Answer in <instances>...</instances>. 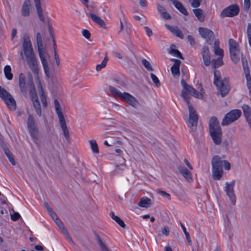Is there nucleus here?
<instances>
[{
  "label": "nucleus",
  "instance_id": "44",
  "mask_svg": "<svg viewBox=\"0 0 251 251\" xmlns=\"http://www.w3.org/2000/svg\"><path fill=\"white\" fill-rule=\"evenodd\" d=\"M142 63L145 67L149 71H152L153 69L150 63L145 59L142 60Z\"/></svg>",
  "mask_w": 251,
  "mask_h": 251
},
{
  "label": "nucleus",
  "instance_id": "27",
  "mask_svg": "<svg viewBox=\"0 0 251 251\" xmlns=\"http://www.w3.org/2000/svg\"><path fill=\"white\" fill-rule=\"evenodd\" d=\"M172 2L175 5V6L183 14L185 15H188V13L186 9L183 6L181 3L177 1V0H172Z\"/></svg>",
  "mask_w": 251,
  "mask_h": 251
},
{
  "label": "nucleus",
  "instance_id": "52",
  "mask_svg": "<svg viewBox=\"0 0 251 251\" xmlns=\"http://www.w3.org/2000/svg\"><path fill=\"white\" fill-rule=\"evenodd\" d=\"M20 217V215L16 212H14L13 214L11 215V218L14 221H17Z\"/></svg>",
  "mask_w": 251,
  "mask_h": 251
},
{
  "label": "nucleus",
  "instance_id": "45",
  "mask_svg": "<svg viewBox=\"0 0 251 251\" xmlns=\"http://www.w3.org/2000/svg\"><path fill=\"white\" fill-rule=\"evenodd\" d=\"M245 77L247 80V86L249 91V95L251 97V76Z\"/></svg>",
  "mask_w": 251,
  "mask_h": 251
},
{
  "label": "nucleus",
  "instance_id": "2",
  "mask_svg": "<svg viewBox=\"0 0 251 251\" xmlns=\"http://www.w3.org/2000/svg\"><path fill=\"white\" fill-rule=\"evenodd\" d=\"M209 132L211 138L216 145H220L222 142V132L218 119L212 117L209 122Z\"/></svg>",
  "mask_w": 251,
  "mask_h": 251
},
{
  "label": "nucleus",
  "instance_id": "54",
  "mask_svg": "<svg viewBox=\"0 0 251 251\" xmlns=\"http://www.w3.org/2000/svg\"><path fill=\"white\" fill-rule=\"evenodd\" d=\"M161 16L165 19H166V20H169V19H170L171 18V17L170 16V15L166 11H165V12H163V13H162L161 14Z\"/></svg>",
  "mask_w": 251,
  "mask_h": 251
},
{
  "label": "nucleus",
  "instance_id": "31",
  "mask_svg": "<svg viewBox=\"0 0 251 251\" xmlns=\"http://www.w3.org/2000/svg\"><path fill=\"white\" fill-rule=\"evenodd\" d=\"M111 218L114 220L117 224L119 225L122 227H125V224L123 221L119 217L115 215L113 212L111 211L110 213Z\"/></svg>",
  "mask_w": 251,
  "mask_h": 251
},
{
  "label": "nucleus",
  "instance_id": "39",
  "mask_svg": "<svg viewBox=\"0 0 251 251\" xmlns=\"http://www.w3.org/2000/svg\"><path fill=\"white\" fill-rule=\"evenodd\" d=\"M151 77L156 86L159 87L160 86V83L158 77L153 73H151Z\"/></svg>",
  "mask_w": 251,
  "mask_h": 251
},
{
  "label": "nucleus",
  "instance_id": "14",
  "mask_svg": "<svg viewBox=\"0 0 251 251\" xmlns=\"http://www.w3.org/2000/svg\"><path fill=\"white\" fill-rule=\"evenodd\" d=\"M235 184V181L234 180H232L230 183L226 182L224 189L226 194L228 197L231 202L233 205L235 204L236 201V197L234 190Z\"/></svg>",
  "mask_w": 251,
  "mask_h": 251
},
{
  "label": "nucleus",
  "instance_id": "55",
  "mask_svg": "<svg viewBox=\"0 0 251 251\" xmlns=\"http://www.w3.org/2000/svg\"><path fill=\"white\" fill-rule=\"evenodd\" d=\"M144 28L146 30V33L148 37H151L152 35V30L148 26H144Z\"/></svg>",
  "mask_w": 251,
  "mask_h": 251
},
{
  "label": "nucleus",
  "instance_id": "38",
  "mask_svg": "<svg viewBox=\"0 0 251 251\" xmlns=\"http://www.w3.org/2000/svg\"><path fill=\"white\" fill-rule=\"evenodd\" d=\"M36 41H37V44L38 46V49H40V48H42V47H43L42 39L41 35L39 32H38L36 34Z\"/></svg>",
  "mask_w": 251,
  "mask_h": 251
},
{
  "label": "nucleus",
  "instance_id": "8",
  "mask_svg": "<svg viewBox=\"0 0 251 251\" xmlns=\"http://www.w3.org/2000/svg\"><path fill=\"white\" fill-rule=\"evenodd\" d=\"M28 86L30 88L29 95L32 101L33 107L35 109L37 114L41 117L42 116L41 105L32 81H31L29 83Z\"/></svg>",
  "mask_w": 251,
  "mask_h": 251
},
{
  "label": "nucleus",
  "instance_id": "63",
  "mask_svg": "<svg viewBox=\"0 0 251 251\" xmlns=\"http://www.w3.org/2000/svg\"><path fill=\"white\" fill-rule=\"evenodd\" d=\"M17 34V29L13 28L11 32V39L13 40Z\"/></svg>",
  "mask_w": 251,
  "mask_h": 251
},
{
  "label": "nucleus",
  "instance_id": "28",
  "mask_svg": "<svg viewBox=\"0 0 251 251\" xmlns=\"http://www.w3.org/2000/svg\"><path fill=\"white\" fill-rule=\"evenodd\" d=\"M151 200L146 197H142L138 203V206L141 207L147 208L151 205Z\"/></svg>",
  "mask_w": 251,
  "mask_h": 251
},
{
  "label": "nucleus",
  "instance_id": "58",
  "mask_svg": "<svg viewBox=\"0 0 251 251\" xmlns=\"http://www.w3.org/2000/svg\"><path fill=\"white\" fill-rule=\"evenodd\" d=\"M157 9L160 15L162 13H163V12H165L166 11L165 9L164 8V7L161 5H158L157 6Z\"/></svg>",
  "mask_w": 251,
  "mask_h": 251
},
{
  "label": "nucleus",
  "instance_id": "40",
  "mask_svg": "<svg viewBox=\"0 0 251 251\" xmlns=\"http://www.w3.org/2000/svg\"><path fill=\"white\" fill-rule=\"evenodd\" d=\"M202 0H189L191 6L194 8H197L201 5Z\"/></svg>",
  "mask_w": 251,
  "mask_h": 251
},
{
  "label": "nucleus",
  "instance_id": "42",
  "mask_svg": "<svg viewBox=\"0 0 251 251\" xmlns=\"http://www.w3.org/2000/svg\"><path fill=\"white\" fill-rule=\"evenodd\" d=\"M170 53L176 57H179L181 59H183L181 53L177 50L172 49L171 50Z\"/></svg>",
  "mask_w": 251,
  "mask_h": 251
},
{
  "label": "nucleus",
  "instance_id": "10",
  "mask_svg": "<svg viewBox=\"0 0 251 251\" xmlns=\"http://www.w3.org/2000/svg\"><path fill=\"white\" fill-rule=\"evenodd\" d=\"M240 12V7L237 4H233L225 8L220 13L221 18L233 17L237 16Z\"/></svg>",
  "mask_w": 251,
  "mask_h": 251
},
{
  "label": "nucleus",
  "instance_id": "11",
  "mask_svg": "<svg viewBox=\"0 0 251 251\" xmlns=\"http://www.w3.org/2000/svg\"><path fill=\"white\" fill-rule=\"evenodd\" d=\"M0 97L3 100L10 109H15L16 102L13 97L0 86Z\"/></svg>",
  "mask_w": 251,
  "mask_h": 251
},
{
  "label": "nucleus",
  "instance_id": "41",
  "mask_svg": "<svg viewBox=\"0 0 251 251\" xmlns=\"http://www.w3.org/2000/svg\"><path fill=\"white\" fill-rule=\"evenodd\" d=\"M20 91L25 97L27 96V89L26 85L25 84H19Z\"/></svg>",
  "mask_w": 251,
  "mask_h": 251
},
{
  "label": "nucleus",
  "instance_id": "13",
  "mask_svg": "<svg viewBox=\"0 0 251 251\" xmlns=\"http://www.w3.org/2000/svg\"><path fill=\"white\" fill-rule=\"evenodd\" d=\"M27 65L32 73L38 75L39 69L37 59L35 53L25 55Z\"/></svg>",
  "mask_w": 251,
  "mask_h": 251
},
{
  "label": "nucleus",
  "instance_id": "25",
  "mask_svg": "<svg viewBox=\"0 0 251 251\" xmlns=\"http://www.w3.org/2000/svg\"><path fill=\"white\" fill-rule=\"evenodd\" d=\"M165 26L168 30L174 34L176 36L180 38V39L183 38V35L182 32L178 27L170 26L167 24L165 25Z\"/></svg>",
  "mask_w": 251,
  "mask_h": 251
},
{
  "label": "nucleus",
  "instance_id": "48",
  "mask_svg": "<svg viewBox=\"0 0 251 251\" xmlns=\"http://www.w3.org/2000/svg\"><path fill=\"white\" fill-rule=\"evenodd\" d=\"M241 59H242V65L243 67H248V61L246 57V56L244 55L243 53L241 54Z\"/></svg>",
  "mask_w": 251,
  "mask_h": 251
},
{
  "label": "nucleus",
  "instance_id": "9",
  "mask_svg": "<svg viewBox=\"0 0 251 251\" xmlns=\"http://www.w3.org/2000/svg\"><path fill=\"white\" fill-rule=\"evenodd\" d=\"M242 112L239 109H234L227 113L224 117L221 125H228L237 120L241 116Z\"/></svg>",
  "mask_w": 251,
  "mask_h": 251
},
{
  "label": "nucleus",
  "instance_id": "32",
  "mask_svg": "<svg viewBox=\"0 0 251 251\" xmlns=\"http://www.w3.org/2000/svg\"><path fill=\"white\" fill-rule=\"evenodd\" d=\"M4 73L8 80H11L13 78V75L11 73V68L9 65H6L4 67Z\"/></svg>",
  "mask_w": 251,
  "mask_h": 251
},
{
  "label": "nucleus",
  "instance_id": "18",
  "mask_svg": "<svg viewBox=\"0 0 251 251\" xmlns=\"http://www.w3.org/2000/svg\"><path fill=\"white\" fill-rule=\"evenodd\" d=\"M31 10V2L30 0H25L22 5L21 14L24 17H29Z\"/></svg>",
  "mask_w": 251,
  "mask_h": 251
},
{
  "label": "nucleus",
  "instance_id": "62",
  "mask_svg": "<svg viewBox=\"0 0 251 251\" xmlns=\"http://www.w3.org/2000/svg\"><path fill=\"white\" fill-rule=\"evenodd\" d=\"M44 206L46 208L49 213L53 210L52 209L50 206V205L47 202H45L44 203Z\"/></svg>",
  "mask_w": 251,
  "mask_h": 251
},
{
  "label": "nucleus",
  "instance_id": "34",
  "mask_svg": "<svg viewBox=\"0 0 251 251\" xmlns=\"http://www.w3.org/2000/svg\"><path fill=\"white\" fill-rule=\"evenodd\" d=\"M212 67L214 68H218L223 64L222 58L219 57L217 59H213L211 61Z\"/></svg>",
  "mask_w": 251,
  "mask_h": 251
},
{
  "label": "nucleus",
  "instance_id": "37",
  "mask_svg": "<svg viewBox=\"0 0 251 251\" xmlns=\"http://www.w3.org/2000/svg\"><path fill=\"white\" fill-rule=\"evenodd\" d=\"M108 60V58L107 56H105L104 58V59L103 60V61L101 62V64H98L97 66H96V70L97 71H100L102 68H104L106 65V64H107V62Z\"/></svg>",
  "mask_w": 251,
  "mask_h": 251
},
{
  "label": "nucleus",
  "instance_id": "12",
  "mask_svg": "<svg viewBox=\"0 0 251 251\" xmlns=\"http://www.w3.org/2000/svg\"><path fill=\"white\" fill-rule=\"evenodd\" d=\"M189 109V124L192 131H195L196 129V126L198 121V115L196 111L191 104H188Z\"/></svg>",
  "mask_w": 251,
  "mask_h": 251
},
{
  "label": "nucleus",
  "instance_id": "56",
  "mask_svg": "<svg viewBox=\"0 0 251 251\" xmlns=\"http://www.w3.org/2000/svg\"><path fill=\"white\" fill-rule=\"evenodd\" d=\"M56 223V225L59 226L60 228L62 227V226H64L63 223L61 221V220L58 218V217L54 220Z\"/></svg>",
  "mask_w": 251,
  "mask_h": 251
},
{
  "label": "nucleus",
  "instance_id": "35",
  "mask_svg": "<svg viewBox=\"0 0 251 251\" xmlns=\"http://www.w3.org/2000/svg\"><path fill=\"white\" fill-rule=\"evenodd\" d=\"M89 143L93 152L95 153H98L99 152V150L96 141L95 140H92L89 141Z\"/></svg>",
  "mask_w": 251,
  "mask_h": 251
},
{
  "label": "nucleus",
  "instance_id": "61",
  "mask_svg": "<svg viewBox=\"0 0 251 251\" xmlns=\"http://www.w3.org/2000/svg\"><path fill=\"white\" fill-rule=\"evenodd\" d=\"M250 0H244V6L246 9H249L250 7Z\"/></svg>",
  "mask_w": 251,
  "mask_h": 251
},
{
  "label": "nucleus",
  "instance_id": "26",
  "mask_svg": "<svg viewBox=\"0 0 251 251\" xmlns=\"http://www.w3.org/2000/svg\"><path fill=\"white\" fill-rule=\"evenodd\" d=\"M179 172L187 180H191L192 179V174L186 168L183 166H180L178 168Z\"/></svg>",
  "mask_w": 251,
  "mask_h": 251
},
{
  "label": "nucleus",
  "instance_id": "4",
  "mask_svg": "<svg viewBox=\"0 0 251 251\" xmlns=\"http://www.w3.org/2000/svg\"><path fill=\"white\" fill-rule=\"evenodd\" d=\"M214 84L217 86L222 97L226 96L230 89L228 78H225L222 80L221 73L218 70L214 71Z\"/></svg>",
  "mask_w": 251,
  "mask_h": 251
},
{
  "label": "nucleus",
  "instance_id": "22",
  "mask_svg": "<svg viewBox=\"0 0 251 251\" xmlns=\"http://www.w3.org/2000/svg\"><path fill=\"white\" fill-rule=\"evenodd\" d=\"M35 6L36 9L38 16L40 20L42 22H45V15L41 7L40 0H34Z\"/></svg>",
  "mask_w": 251,
  "mask_h": 251
},
{
  "label": "nucleus",
  "instance_id": "17",
  "mask_svg": "<svg viewBox=\"0 0 251 251\" xmlns=\"http://www.w3.org/2000/svg\"><path fill=\"white\" fill-rule=\"evenodd\" d=\"M27 127L31 134V136L33 138H35L37 136L38 129L35 126L34 119L33 116L29 114L28 115L27 121Z\"/></svg>",
  "mask_w": 251,
  "mask_h": 251
},
{
  "label": "nucleus",
  "instance_id": "5",
  "mask_svg": "<svg viewBox=\"0 0 251 251\" xmlns=\"http://www.w3.org/2000/svg\"><path fill=\"white\" fill-rule=\"evenodd\" d=\"M180 83L183 87L181 96L187 105L190 104V95L198 99H201L203 98L202 93H199L195 89L188 84L184 80L182 79Z\"/></svg>",
  "mask_w": 251,
  "mask_h": 251
},
{
  "label": "nucleus",
  "instance_id": "64",
  "mask_svg": "<svg viewBox=\"0 0 251 251\" xmlns=\"http://www.w3.org/2000/svg\"><path fill=\"white\" fill-rule=\"evenodd\" d=\"M184 162L185 163V164L186 165V166L190 169V170H193V167L192 166V165L190 164V163H189V162L188 161V160L187 159H185L184 160Z\"/></svg>",
  "mask_w": 251,
  "mask_h": 251
},
{
  "label": "nucleus",
  "instance_id": "30",
  "mask_svg": "<svg viewBox=\"0 0 251 251\" xmlns=\"http://www.w3.org/2000/svg\"><path fill=\"white\" fill-rule=\"evenodd\" d=\"M219 42L218 41L214 42V53L216 55L220 56V57L223 58L224 56V51L219 48Z\"/></svg>",
  "mask_w": 251,
  "mask_h": 251
},
{
  "label": "nucleus",
  "instance_id": "59",
  "mask_svg": "<svg viewBox=\"0 0 251 251\" xmlns=\"http://www.w3.org/2000/svg\"><path fill=\"white\" fill-rule=\"evenodd\" d=\"M243 69H244V74H245V76H251L249 67H245V68H243Z\"/></svg>",
  "mask_w": 251,
  "mask_h": 251
},
{
  "label": "nucleus",
  "instance_id": "43",
  "mask_svg": "<svg viewBox=\"0 0 251 251\" xmlns=\"http://www.w3.org/2000/svg\"><path fill=\"white\" fill-rule=\"evenodd\" d=\"M64 235L66 236V237L71 242H73L72 239L70 236L67 229L64 226H62V227L60 228Z\"/></svg>",
  "mask_w": 251,
  "mask_h": 251
},
{
  "label": "nucleus",
  "instance_id": "7",
  "mask_svg": "<svg viewBox=\"0 0 251 251\" xmlns=\"http://www.w3.org/2000/svg\"><path fill=\"white\" fill-rule=\"evenodd\" d=\"M230 57L231 60L235 64L240 61V48L239 44L234 39L228 40Z\"/></svg>",
  "mask_w": 251,
  "mask_h": 251
},
{
  "label": "nucleus",
  "instance_id": "6",
  "mask_svg": "<svg viewBox=\"0 0 251 251\" xmlns=\"http://www.w3.org/2000/svg\"><path fill=\"white\" fill-rule=\"evenodd\" d=\"M54 105H55V108L56 113H57V115L58 116V118L59 119V121L61 127L62 129L64 136H65V138L67 141H69V133L68 129L67 128L65 118L64 117L63 114L61 111V107L59 104V102L58 101L55 99L54 100Z\"/></svg>",
  "mask_w": 251,
  "mask_h": 251
},
{
  "label": "nucleus",
  "instance_id": "21",
  "mask_svg": "<svg viewBox=\"0 0 251 251\" xmlns=\"http://www.w3.org/2000/svg\"><path fill=\"white\" fill-rule=\"evenodd\" d=\"M201 54L204 65L206 66H209L211 61L209 49L207 47L204 46L203 47Z\"/></svg>",
  "mask_w": 251,
  "mask_h": 251
},
{
  "label": "nucleus",
  "instance_id": "36",
  "mask_svg": "<svg viewBox=\"0 0 251 251\" xmlns=\"http://www.w3.org/2000/svg\"><path fill=\"white\" fill-rule=\"evenodd\" d=\"M179 224H180V226L182 228L183 231L185 234L186 240H187L188 243L189 244L191 245L192 241L191 240V238H190V237L189 235V233L187 231L186 227H185L184 225L181 222H179Z\"/></svg>",
  "mask_w": 251,
  "mask_h": 251
},
{
  "label": "nucleus",
  "instance_id": "24",
  "mask_svg": "<svg viewBox=\"0 0 251 251\" xmlns=\"http://www.w3.org/2000/svg\"><path fill=\"white\" fill-rule=\"evenodd\" d=\"M89 15H90L91 19L97 24L99 25L101 27L105 28L106 25L104 21L101 19L98 16L92 13V12H89Z\"/></svg>",
  "mask_w": 251,
  "mask_h": 251
},
{
  "label": "nucleus",
  "instance_id": "23",
  "mask_svg": "<svg viewBox=\"0 0 251 251\" xmlns=\"http://www.w3.org/2000/svg\"><path fill=\"white\" fill-rule=\"evenodd\" d=\"M171 61L175 62L174 64L172 66L171 70L174 76H179L180 75L179 67L181 61L176 59H172Z\"/></svg>",
  "mask_w": 251,
  "mask_h": 251
},
{
  "label": "nucleus",
  "instance_id": "49",
  "mask_svg": "<svg viewBox=\"0 0 251 251\" xmlns=\"http://www.w3.org/2000/svg\"><path fill=\"white\" fill-rule=\"evenodd\" d=\"M247 36L248 37L249 42H251V24L249 23L247 26Z\"/></svg>",
  "mask_w": 251,
  "mask_h": 251
},
{
  "label": "nucleus",
  "instance_id": "20",
  "mask_svg": "<svg viewBox=\"0 0 251 251\" xmlns=\"http://www.w3.org/2000/svg\"><path fill=\"white\" fill-rule=\"evenodd\" d=\"M0 145L5 153L6 156L8 158L9 161L13 165H15L16 162L14 160V158L12 155V154L11 153L10 151H9L8 149L7 148L6 145L5 144L3 140H2L0 138Z\"/></svg>",
  "mask_w": 251,
  "mask_h": 251
},
{
  "label": "nucleus",
  "instance_id": "33",
  "mask_svg": "<svg viewBox=\"0 0 251 251\" xmlns=\"http://www.w3.org/2000/svg\"><path fill=\"white\" fill-rule=\"evenodd\" d=\"M39 93L40 94L41 100L44 107H46L47 106V101L44 91L41 84H40Z\"/></svg>",
  "mask_w": 251,
  "mask_h": 251
},
{
  "label": "nucleus",
  "instance_id": "51",
  "mask_svg": "<svg viewBox=\"0 0 251 251\" xmlns=\"http://www.w3.org/2000/svg\"><path fill=\"white\" fill-rule=\"evenodd\" d=\"M82 34L83 36L87 39H90L91 37V34L89 30L87 29H83L82 31Z\"/></svg>",
  "mask_w": 251,
  "mask_h": 251
},
{
  "label": "nucleus",
  "instance_id": "19",
  "mask_svg": "<svg viewBox=\"0 0 251 251\" xmlns=\"http://www.w3.org/2000/svg\"><path fill=\"white\" fill-rule=\"evenodd\" d=\"M38 51L39 57L40 58L45 73L47 77L49 78L50 77V74L49 72V68L48 67V62L46 59V56L43 52L42 48L38 49Z\"/></svg>",
  "mask_w": 251,
  "mask_h": 251
},
{
  "label": "nucleus",
  "instance_id": "3",
  "mask_svg": "<svg viewBox=\"0 0 251 251\" xmlns=\"http://www.w3.org/2000/svg\"><path fill=\"white\" fill-rule=\"evenodd\" d=\"M108 88L113 97L115 98H118L134 108L137 107L138 104V100L132 95L127 92L122 93L111 85L109 86Z\"/></svg>",
  "mask_w": 251,
  "mask_h": 251
},
{
  "label": "nucleus",
  "instance_id": "47",
  "mask_svg": "<svg viewBox=\"0 0 251 251\" xmlns=\"http://www.w3.org/2000/svg\"><path fill=\"white\" fill-rule=\"evenodd\" d=\"M25 84V77L24 74L21 73L19 76V84Z\"/></svg>",
  "mask_w": 251,
  "mask_h": 251
},
{
  "label": "nucleus",
  "instance_id": "1",
  "mask_svg": "<svg viewBox=\"0 0 251 251\" xmlns=\"http://www.w3.org/2000/svg\"><path fill=\"white\" fill-rule=\"evenodd\" d=\"M212 174L214 180H220L223 175V167L226 170L230 169V164L227 160H223L218 155H214L211 160Z\"/></svg>",
  "mask_w": 251,
  "mask_h": 251
},
{
  "label": "nucleus",
  "instance_id": "50",
  "mask_svg": "<svg viewBox=\"0 0 251 251\" xmlns=\"http://www.w3.org/2000/svg\"><path fill=\"white\" fill-rule=\"evenodd\" d=\"M121 162L122 163L120 164H116V167L117 168H120L121 170H124L126 168L125 160L123 158H121Z\"/></svg>",
  "mask_w": 251,
  "mask_h": 251
},
{
  "label": "nucleus",
  "instance_id": "60",
  "mask_svg": "<svg viewBox=\"0 0 251 251\" xmlns=\"http://www.w3.org/2000/svg\"><path fill=\"white\" fill-rule=\"evenodd\" d=\"M49 214L53 220H55V219L58 218V216L53 210L50 212Z\"/></svg>",
  "mask_w": 251,
  "mask_h": 251
},
{
  "label": "nucleus",
  "instance_id": "46",
  "mask_svg": "<svg viewBox=\"0 0 251 251\" xmlns=\"http://www.w3.org/2000/svg\"><path fill=\"white\" fill-rule=\"evenodd\" d=\"M157 192L160 194L162 196L164 197L167 198L168 200L171 199V196L169 194L167 193L165 191L161 190H157Z\"/></svg>",
  "mask_w": 251,
  "mask_h": 251
},
{
  "label": "nucleus",
  "instance_id": "57",
  "mask_svg": "<svg viewBox=\"0 0 251 251\" xmlns=\"http://www.w3.org/2000/svg\"><path fill=\"white\" fill-rule=\"evenodd\" d=\"M187 39L191 45H194L195 44V40L193 36L191 35H188L187 36Z\"/></svg>",
  "mask_w": 251,
  "mask_h": 251
},
{
  "label": "nucleus",
  "instance_id": "15",
  "mask_svg": "<svg viewBox=\"0 0 251 251\" xmlns=\"http://www.w3.org/2000/svg\"><path fill=\"white\" fill-rule=\"evenodd\" d=\"M199 32L201 36L204 38L207 44L211 45L214 38V33L211 30L205 27H199Z\"/></svg>",
  "mask_w": 251,
  "mask_h": 251
},
{
  "label": "nucleus",
  "instance_id": "53",
  "mask_svg": "<svg viewBox=\"0 0 251 251\" xmlns=\"http://www.w3.org/2000/svg\"><path fill=\"white\" fill-rule=\"evenodd\" d=\"M162 232L164 235L168 236L170 233L169 227L167 226H164L162 229Z\"/></svg>",
  "mask_w": 251,
  "mask_h": 251
},
{
  "label": "nucleus",
  "instance_id": "16",
  "mask_svg": "<svg viewBox=\"0 0 251 251\" xmlns=\"http://www.w3.org/2000/svg\"><path fill=\"white\" fill-rule=\"evenodd\" d=\"M23 47L25 55L34 53L30 37L26 34L23 36Z\"/></svg>",
  "mask_w": 251,
  "mask_h": 251
},
{
  "label": "nucleus",
  "instance_id": "29",
  "mask_svg": "<svg viewBox=\"0 0 251 251\" xmlns=\"http://www.w3.org/2000/svg\"><path fill=\"white\" fill-rule=\"evenodd\" d=\"M193 12L200 21L202 22L204 21V15L202 9L200 8L194 9Z\"/></svg>",
  "mask_w": 251,
  "mask_h": 251
}]
</instances>
